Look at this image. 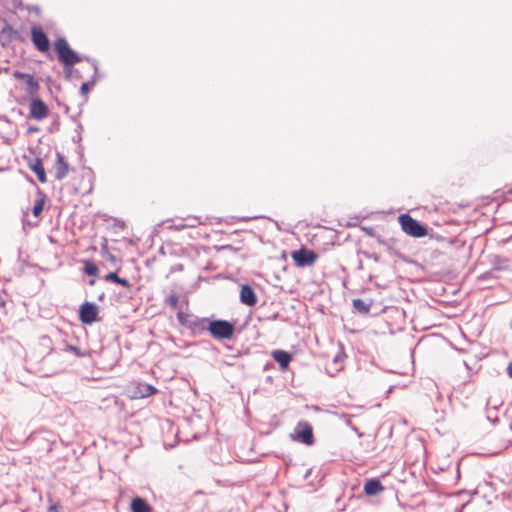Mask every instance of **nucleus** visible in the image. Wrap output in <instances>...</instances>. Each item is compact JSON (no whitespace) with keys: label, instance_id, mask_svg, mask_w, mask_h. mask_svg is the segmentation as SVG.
Masks as SVG:
<instances>
[{"label":"nucleus","instance_id":"obj_13","mask_svg":"<svg viewBox=\"0 0 512 512\" xmlns=\"http://www.w3.org/2000/svg\"><path fill=\"white\" fill-rule=\"evenodd\" d=\"M28 167L30 170H32L37 175V178L41 183L47 182L46 172H45L42 160L40 158L36 157V158L32 159L31 161H29Z\"/></svg>","mask_w":512,"mask_h":512},{"label":"nucleus","instance_id":"obj_15","mask_svg":"<svg viewBox=\"0 0 512 512\" xmlns=\"http://www.w3.org/2000/svg\"><path fill=\"white\" fill-rule=\"evenodd\" d=\"M273 359L279 364L282 370H286L292 361V356L284 350H275L272 352Z\"/></svg>","mask_w":512,"mask_h":512},{"label":"nucleus","instance_id":"obj_24","mask_svg":"<svg viewBox=\"0 0 512 512\" xmlns=\"http://www.w3.org/2000/svg\"><path fill=\"white\" fill-rule=\"evenodd\" d=\"M2 34L6 35L9 39H13L16 36L17 31H15L10 25L6 24L2 28Z\"/></svg>","mask_w":512,"mask_h":512},{"label":"nucleus","instance_id":"obj_18","mask_svg":"<svg viewBox=\"0 0 512 512\" xmlns=\"http://www.w3.org/2000/svg\"><path fill=\"white\" fill-rule=\"evenodd\" d=\"M104 279L108 282H113L116 284L121 285L122 287L129 288L130 283L125 278H120L117 274V272H110L107 275L104 276Z\"/></svg>","mask_w":512,"mask_h":512},{"label":"nucleus","instance_id":"obj_1","mask_svg":"<svg viewBox=\"0 0 512 512\" xmlns=\"http://www.w3.org/2000/svg\"><path fill=\"white\" fill-rule=\"evenodd\" d=\"M398 222L402 231L411 237L421 238L428 234L427 228L407 213L399 215Z\"/></svg>","mask_w":512,"mask_h":512},{"label":"nucleus","instance_id":"obj_28","mask_svg":"<svg viewBox=\"0 0 512 512\" xmlns=\"http://www.w3.org/2000/svg\"><path fill=\"white\" fill-rule=\"evenodd\" d=\"M184 221H185V223H193L192 220H184Z\"/></svg>","mask_w":512,"mask_h":512},{"label":"nucleus","instance_id":"obj_10","mask_svg":"<svg viewBox=\"0 0 512 512\" xmlns=\"http://www.w3.org/2000/svg\"><path fill=\"white\" fill-rule=\"evenodd\" d=\"M157 392H158V390L154 386L147 384V383L139 382V383L135 384L132 394H131V398H134V399L146 398V397L155 395Z\"/></svg>","mask_w":512,"mask_h":512},{"label":"nucleus","instance_id":"obj_21","mask_svg":"<svg viewBox=\"0 0 512 512\" xmlns=\"http://www.w3.org/2000/svg\"><path fill=\"white\" fill-rule=\"evenodd\" d=\"M353 307L362 313H367L369 311V305L365 303L362 299H354Z\"/></svg>","mask_w":512,"mask_h":512},{"label":"nucleus","instance_id":"obj_6","mask_svg":"<svg viewBox=\"0 0 512 512\" xmlns=\"http://www.w3.org/2000/svg\"><path fill=\"white\" fill-rule=\"evenodd\" d=\"M291 258L297 267H306L312 266L316 262L318 256L314 251L302 247L299 250L292 251Z\"/></svg>","mask_w":512,"mask_h":512},{"label":"nucleus","instance_id":"obj_20","mask_svg":"<svg viewBox=\"0 0 512 512\" xmlns=\"http://www.w3.org/2000/svg\"><path fill=\"white\" fill-rule=\"evenodd\" d=\"M98 267L91 261H84V272L89 276H97L98 275Z\"/></svg>","mask_w":512,"mask_h":512},{"label":"nucleus","instance_id":"obj_22","mask_svg":"<svg viewBox=\"0 0 512 512\" xmlns=\"http://www.w3.org/2000/svg\"><path fill=\"white\" fill-rule=\"evenodd\" d=\"M179 298L175 293L169 294L165 299V304L175 309L178 306Z\"/></svg>","mask_w":512,"mask_h":512},{"label":"nucleus","instance_id":"obj_17","mask_svg":"<svg viewBox=\"0 0 512 512\" xmlns=\"http://www.w3.org/2000/svg\"><path fill=\"white\" fill-rule=\"evenodd\" d=\"M131 512H153L152 506L143 498L135 497L130 504Z\"/></svg>","mask_w":512,"mask_h":512},{"label":"nucleus","instance_id":"obj_19","mask_svg":"<svg viewBox=\"0 0 512 512\" xmlns=\"http://www.w3.org/2000/svg\"><path fill=\"white\" fill-rule=\"evenodd\" d=\"M184 220H192L193 223H178V224H175L173 225L172 227L175 229V230H182V229H185V228H194L196 227L197 225L201 224L202 222L200 221V218L197 217V216H188L186 217Z\"/></svg>","mask_w":512,"mask_h":512},{"label":"nucleus","instance_id":"obj_5","mask_svg":"<svg viewBox=\"0 0 512 512\" xmlns=\"http://www.w3.org/2000/svg\"><path fill=\"white\" fill-rule=\"evenodd\" d=\"M31 41L34 47L41 53H46L50 48V41L43 28L39 25H34L30 30Z\"/></svg>","mask_w":512,"mask_h":512},{"label":"nucleus","instance_id":"obj_11","mask_svg":"<svg viewBox=\"0 0 512 512\" xmlns=\"http://www.w3.org/2000/svg\"><path fill=\"white\" fill-rule=\"evenodd\" d=\"M53 172L57 180L64 179L69 172V165L61 153L56 154V161L53 165Z\"/></svg>","mask_w":512,"mask_h":512},{"label":"nucleus","instance_id":"obj_16","mask_svg":"<svg viewBox=\"0 0 512 512\" xmlns=\"http://www.w3.org/2000/svg\"><path fill=\"white\" fill-rule=\"evenodd\" d=\"M46 202H47L46 194L42 190L37 189L35 203L32 208V214L34 217L38 218L40 216V214L42 213V211L44 209Z\"/></svg>","mask_w":512,"mask_h":512},{"label":"nucleus","instance_id":"obj_14","mask_svg":"<svg viewBox=\"0 0 512 512\" xmlns=\"http://www.w3.org/2000/svg\"><path fill=\"white\" fill-rule=\"evenodd\" d=\"M363 491L368 496H375L384 491V486L378 479H369L365 482Z\"/></svg>","mask_w":512,"mask_h":512},{"label":"nucleus","instance_id":"obj_27","mask_svg":"<svg viewBox=\"0 0 512 512\" xmlns=\"http://www.w3.org/2000/svg\"><path fill=\"white\" fill-rule=\"evenodd\" d=\"M507 373L512 378V362L507 366Z\"/></svg>","mask_w":512,"mask_h":512},{"label":"nucleus","instance_id":"obj_12","mask_svg":"<svg viewBox=\"0 0 512 512\" xmlns=\"http://www.w3.org/2000/svg\"><path fill=\"white\" fill-rule=\"evenodd\" d=\"M257 296L249 285H243L240 290V301L247 306H254L257 303Z\"/></svg>","mask_w":512,"mask_h":512},{"label":"nucleus","instance_id":"obj_3","mask_svg":"<svg viewBox=\"0 0 512 512\" xmlns=\"http://www.w3.org/2000/svg\"><path fill=\"white\" fill-rule=\"evenodd\" d=\"M290 438L293 441L303 443L305 445H312L314 443L313 427L307 421H299L293 431L290 434Z\"/></svg>","mask_w":512,"mask_h":512},{"label":"nucleus","instance_id":"obj_2","mask_svg":"<svg viewBox=\"0 0 512 512\" xmlns=\"http://www.w3.org/2000/svg\"><path fill=\"white\" fill-rule=\"evenodd\" d=\"M54 49L58 54L59 60L65 66H74L81 62V58L70 48L67 40L63 37L54 41Z\"/></svg>","mask_w":512,"mask_h":512},{"label":"nucleus","instance_id":"obj_9","mask_svg":"<svg viewBox=\"0 0 512 512\" xmlns=\"http://www.w3.org/2000/svg\"><path fill=\"white\" fill-rule=\"evenodd\" d=\"M49 115V107L39 98H33L29 105V117L41 121Z\"/></svg>","mask_w":512,"mask_h":512},{"label":"nucleus","instance_id":"obj_7","mask_svg":"<svg viewBox=\"0 0 512 512\" xmlns=\"http://www.w3.org/2000/svg\"><path fill=\"white\" fill-rule=\"evenodd\" d=\"M12 76L21 81L27 94L35 97L37 96L39 90H40V84L39 81L35 79V77L28 73H23L20 71H14Z\"/></svg>","mask_w":512,"mask_h":512},{"label":"nucleus","instance_id":"obj_26","mask_svg":"<svg viewBox=\"0 0 512 512\" xmlns=\"http://www.w3.org/2000/svg\"><path fill=\"white\" fill-rule=\"evenodd\" d=\"M80 92H81V94H82L83 96H85V97L88 95V93H89V86H88V84H87V83H83V84L81 85Z\"/></svg>","mask_w":512,"mask_h":512},{"label":"nucleus","instance_id":"obj_23","mask_svg":"<svg viewBox=\"0 0 512 512\" xmlns=\"http://www.w3.org/2000/svg\"><path fill=\"white\" fill-rule=\"evenodd\" d=\"M177 319H178V322L182 325V326H190V315L187 314V313H184L182 311H179L177 313Z\"/></svg>","mask_w":512,"mask_h":512},{"label":"nucleus","instance_id":"obj_8","mask_svg":"<svg viewBox=\"0 0 512 512\" xmlns=\"http://www.w3.org/2000/svg\"><path fill=\"white\" fill-rule=\"evenodd\" d=\"M98 306L92 302H84L79 309V320L86 325H91L98 320Z\"/></svg>","mask_w":512,"mask_h":512},{"label":"nucleus","instance_id":"obj_4","mask_svg":"<svg viewBox=\"0 0 512 512\" xmlns=\"http://www.w3.org/2000/svg\"><path fill=\"white\" fill-rule=\"evenodd\" d=\"M234 330V325L225 320L211 321L208 326V331L215 339H230Z\"/></svg>","mask_w":512,"mask_h":512},{"label":"nucleus","instance_id":"obj_25","mask_svg":"<svg viewBox=\"0 0 512 512\" xmlns=\"http://www.w3.org/2000/svg\"><path fill=\"white\" fill-rule=\"evenodd\" d=\"M103 255H104L106 261H108L111 265H116L118 263L117 258L112 253H110L107 249H105L103 251Z\"/></svg>","mask_w":512,"mask_h":512}]
</instances>
